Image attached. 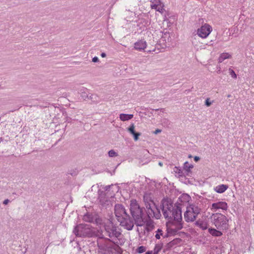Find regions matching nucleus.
Returning <instances> with one entry per match:
<instances>
[{"instance_id":"obj_32","label":"nucleus","mask_w":254,"mask_h":254,"mask_svg":"<svg viewBox=\"0 0 254 254\" xmlns=\"http://www.w3.org/2000/svg\"><path fill=\"white\" fill-rule=\"evenodd\" d=\"M140 133L139 132H135L132 135L134 136V139L136 141L138 139V137L140 135Z\"/></svg>"},{"instance_id":"obj_37","label":"nucleus","mask_w":254,"mask_h":254,"mask_svg":"<svg viewBox=\"0 0 254 254\" xmlns=\"http://www.w3.org/2000/svg\"><path fill=\"white\" fill-rule=\"evenodd\" d=\"M200 159V158L198 156H195L194 157V160L195 161V162H197L198 161H199Z\"/></svg>"},{"instance_id":"obj_7","label":"nucleus","mask_w":254,"mask_h":254,"mask_svg":"<svg viewBox=\"0 0 254 254\" xmlns=\"http://www.w3.org/2000/svg\"><path fill=\"white\" fill-rule=\"evenodd\" d=\"M173 205L168 200L162 201V212L165 218L172 219V212L174 210Z\"/></svg>"},{"instance_id":"obj_35","label":"nucleus","mask_w":254,"mask_h":254,"mask_svg":"<svg viewBox=\"0 0 254 254\" xmlns=\"http://www.w3.org/2000/svg\"><path fill=\"white\" fill-rule=\"evenodd\" d=\"M161 132V130L160 129H157L155 130V131L154 132V134H158V133H160Z\"/></svg>"},{"instance_id":"obj_3","label":"nucleus","mask_w":254,"mask_h":254,"mask_svg":"<svg viewBox=\"0 0 254 254\" xmlns=\"http://www.w3.org/2000/svg\"><path fill=\"white\" fill-rule=\"evenodd\" d=\"M130 210L135 224L138 226L144 225L145 221L142 217V210L136 200H130Z\"/></svg>"},{"instance_id":"obj_30","label":"nucleus","mask_w":254,"mask_h":254,"mask_svg":"<svg viewBox=\"0 0 254 254\" xmlns=\"http://www.w3.org/2000/svg\"><path fill=\"white\" fill-rule=\"evenodd\" d=\"M196 224L197 225H198L202 229L204 230V229H206V226L205 225V224H203L201 223H199V222L197 221L196 222Z\"/></svg>"},{"instance_id":"obj_6","label":"nucleus","mask_w":254,"mask_h":254,"mask_svg":"<svg viewBox=\"0 0 254 254\" xmlns=\"http://www.w3.org/2000/svg\"><path fill=\"white\" fill-rule=\"evenodd\" d=\"M200 212V209L195 204H190L187 207L184 213V218L187 222L194 221L198 214Z\"/></svg>"},{"instance_id":"obj_46","label":"nucleus","mask_w":254,"mask_h":254,"mask_svg":"<svg viewBox=\"0 0 254 254\" xmlns=\"http://www.w3.org/2000/svg\"><path fill=\"white\" fill-rule=\"evenodd\" d=\"M84 96H85V97H86V94H85V95H84Z\"/></svg>"},{"instance_id":"obj_20","label":"nucleus","mask_w":254,"mask_h":254,"mask_svg":"<svg viewBox=\"0 0 254 254\" xmlns=\"http://www.w3.org/2000/svg\"><path fill=\"white\" fill-rule=\"evenodd\" d=\"M133 117L132 114H121L120 115V119L123 122L128 121L131 119Z\"/></svg>"},{"instance_id":"obj_28","label":"nucleus","mask_w":254,"mask_h":254,"mask_svg":"<svg viewBox=\"0 0 254 254\" xmlns=\"http://www.w3.org/2000/svg\"><path fill=\"white\" fill-rule=\"evenodd\" d=\"M145 251H146V248L143 246H140L136 250V252L139 254L145 252Z\"/></svg>"},{"instance_id":"obj_38","label":"nucleus","mask_w":254,"mask_h":254,"mask_svg":"<svg viewBox=\"0 0 254 254\" xmlns=\"http://www.w3.org/2000/svg\"><path fill=\"white\" fill-rule=\"evenodd\" d=\"M96 97L97 96L96 95H92L91 96H90V98L91 99H95Z\"/></svg>"},{"instance_id":"obj_41","label":"nucleus","mask_w":254,"mask_h":254,"mask_svg":"<svg viewBox=\"0 0 254 254\" xmlns=\"http://www.w3.org/2000/svg\"><path fill=\"white\" fill-rule=\"evenodd\" d=\"M217 69H218L217 72L218 73H220V72H221V67L220 66H218L217 67Z\"/></svg>"},{"instance_id":"obj_23","label":"nucleus","mask_w":254,"mask_h":254,"mask_svg":"<svg viewBox=\"0 0 254 254\" xmlns=\"http://www.w3.org/2000/svg\"><path fill=\"white\" fill-rule=\"evenodd\" d=\"M162 244H157L155 245V248L153 250V254H157L162 248Z\"/></svg>"},{"instance_id":"obj_1","label":"nucleus","mask_w":254,"mask_h":254,"mask_svg":"<svg viewBox=\"0 0 254 254\" xmlns=\"http://www.w3.org/2000/svg\"><path fill=\"white\" fill-rule=\"evenodd\" d=\"M73 233L77 237H97L99 254H111L115 250L114 244L107 238L103 237L102 230L91 227L89 224H80L74 229Z\"/></svg>"},{"instance_id":"obj_42","label":"nucleus","mask_w":254,"mask_h":254,"mask_svg":"<svg viewBox=\"0 0 254 254\" xmlns=\"http://www.w3.org/2000/svg\"><path fill=\"white\" fill-rule=\"evenodd\" d=\"M158 164L161 167H162L163 166V163L161 162H159Z\"/></svg>"},{"instance_id":"obj_5","label":"nucleus","mask_w":254,"mask_h":254,"mask_svg":"<svg viewBox=\"0 0 254 254\" xmlns=\"http://www.w3.org/2000/svg\"><path fill=\"white\" fill-rule=\"evenodd\" d=\"M211 220L217 229L224 230L227 228L228 220L225 215L221 213L213 214Z\"/></svg>"},{"instance_id":"obj_25","label":"nucleus","mask_w":254,"mask_h":254,"mask_svg":"<svg viewBox=\"0 0 254 254\" xmlns=\"http://www.w3.org/2000/svg\"><path fill=\"white\" fill-rule=\"evenodd\" d=\"M135 126L133 124H132L129 127L127 128V131L129 132L131 134H134L135 131L134 130Z\"/></svg>"},{"instance_id":"obj_17","label":"nucleus","mask_w":254,"mask_h":254,"mask_svg":"<svg viewBox=\"0 0 254 254\" xmlns=\"http://www.w3.org/2000/svg\"><path fill=\"white\" fill-rule=\"evenodd\" d=\"M228 188V186L226 185H220L216 186L214 188V190L219 193H221L225 191Z\"/></svg>"},{"instance_id":"obj_43","label":"nucleus","mask_w":254,"mask_h":254,"mask_svg":"<svg viewBox=\"0 0 254 254\" xmlns=\"http://www.w3.org/2000/svg\"><path fill=\"white\" fill-rule=\"evenodd\" d=\"M2 138H0V141H2Z\"/></svg>"},{"instance_id":"obj_24","label":"nucleus","mask_w":254,"mask_h":254,"mask_svg":"<svg viewBox=\"0 0 254 254\" xmlns=\"http://www.w3.org/2000/svg\"><path fill=\"white\" fill-rule=\"evenodd\" d=\"M193 167L192 164H190L188 162H186L184 165V169L188 172H190V170Z\"/></svg>"},{"instance_id":"obj_13","label":"nucleus","mask_w":254,"mask_h":254,"mask_svg":"<svg viewBox=\"0 0 254 254\" xmlns=\"http://www.w3.org/2000/svg\"><path fill=\"white\" fill-rule=\"evenodd\" d=\"M228 208L227 203L224 201H219L213 203L211 205V210L213 211H216L217 210L221 209L223 210H226Z\"/></svg>"},{"instance_id":"obj_21","label":"nucleus","mask_w":254,"mask_h":254,"mask_svg":"<svg viewBox=\"0 0 254 254\" xmlns=\"http://www.w3.org/2000/svg\"><path fill=\"white\" fill-rule=\"evenodd\" d=\"M99 217H96L95 218V219L91 215L89 214H87L86 215H84L83 216V219L84 221H86V222H93V223H96L95 222V219L96 218H98Z\"/></svg>"},{"instance_id":"obj_11","label":"nucleus","mask_w":254,"mask_h":254,"mask_svg":"<svg viewBox=\"0 0 254 254\" xmlns=\"http://www.w3.org/2000/svg\"><path fill=\"white\" fill-rule=\"evenodd\" d=\"M155 228V225L154 222L151 221H149L146 224L145 227L144 229L143 233H140L139 234L140 238H143L144 240L146 239V238L148 235L149 232L152 231Z\"/></svg>"},{"instance_id":"obj_9","label":"nucleus","mask_w":254,"mask_h":254,"mask_svg":"<svg viewBox=\"0 0 254 254\" xmlns=\"http://www.w3.org/2000/svg\"><path fill=\"white\" fill-rule=\"evenodd\" d=\"M114 213L118 218L119 219H123L125 217H127V213L124 206L120 204H117L115 206Z\"/></svg>"},{"instance_id":"obj_36","label":"nucleus","mask_w":254,"mask_h":254,"mask_svg":"<svg viewBox=\"0 0 254 254\" xmlns=\"http://www.w3.org/2000/svg\"><path fill=\"white\" fill-rule=\"evenodd\" d=\"M9 200L8 199H5L3 202V204H4V205H6L8 204V203L9 202Z\"/></svg>"},{"instance_id":"obj_44","label":"nucleus","mask_w":254,"mask_h":254,"mask_svg":"<svg viewBox=\"0 0 254 254\" xmlns=\"http://www.w3.org/2000/svg\"><path fill=\"white\" fill-rule=\"evenodd\" d=\"M189 158L191 157V155H189Z\"/></svg>"},{"instance_id":"obj_29","label":"nucleus","mask_w":254,"mask_h":254,"mask_svg":"<svg viewBox=\"0 0 254 254\" xmlns=\"http://www.w3.org/2000/svg\"><path fill=\"white\" fill-rule=\"evenodd\" d=\"M182 199H183L184 200L186 201H189L190 199V197L187 194H184L182 195Z\"/></svg>"},{"instance_id":"obj_15","label":"nucleus","mask_w":254,"mask_h":254,"mask_svg":"<svg viewBox=\"0 0 254 254\" xmlns=\"http://www.w3.org/2000/svg\"><path fill=\"white\" fill-rule=\"evenodd\" d=\"M147 46L146 41L141 40L134 43V48L135 50L138 51L144 50Z\"/></svg>"},{"instance_id":"obj_34","label":"nucleus","mask_w":254,"mask_h":254,"mask_svg":"<svg viewBox=\"0 0 254 254\" xmlns=\"http://www.w3.org/2000/svg\"><path fill=\"white\" fill-rule=\"evenodd\" d=\"M99 61V59L97 57H95L92 59V62L94 63H96Z\"/></svg>"},{"instance_id":"obj_19","label":"nucleus","mask_w":254,"mask_h":254,"mask_svg":"<svg viewBox=\"0 0 254 254\" xmlns=\"http://www.w3.org/2000/svg\"><path fill=\"white\" fill-rule=\"evenodd\" d=\"M231 58V55L228 53H224L220 55L219 57L218 58V63H221L225 60L230 59Z\"/></svg>"},{"instance_id":"obj_14","label":"nucleus","mask_w":254,"mask_h":254,"mask_svg":"<svg viewBox=\"0 0 254 254\" xmlns=\"http://www.w3.org/2000/svg\"><path fill=\"white\" fill-rule=\"evenodd\" d=\"M168 233L165 228H158L155 231V237L157 240H160L163 238L168 237Z\"/></svg>"},{"instance_id":"obj_40","label":"nucleus","mask_w":254,"mask_h":254,"mask_svg":"<svg viewBox=\"0 0 254 254\" xmlns=\"http://www.w3.org/2000/svg\"><path fill=\"white\" fill-rule=\"evenodd\" d=\"M153 254V252L152 251H148L145 254Z\"/></svg>"},{"instance_id":"obj_16","label":"nucleus","mask_w":254,"mask_h":254,"mask_svg":"<svg viewBox=\"0 0 254 254\" xmlns=\"http://www.w3.org/2000/svg\"><path fill=\"white\" fill-rule=\"evenodd\" d=\"M172 218L178 222H180L182 220V213L180 209L177 208L173 210L172 215Z\"/></svg>"},{"instance_id":"obj_8","label":"nucleus","mask_w":254,"mask_h":254,"mask_svg":"<svg viewBox=\"0 0 254 254\" xmlns=\"http://www.w3.org/2000/svg\"><path fill=\"white\" fill-rule=\"evenodd\" d=\"M212 31V27L207 23L202 25L197 30V34L202 38H206Z\"/></svg>"},{"instance_id":"obj_27","label":"nucleus","mask_w":254,"mask_h":254,"mask_svg":"<svg viewBox=\"0 0 254 254\" xmlns=\"http://www.w3.org/2000/svg\"><path fill=\"white\" fill-rule=\"evenodd\" d=\"M109 156L110 157H117L118 154L114 150H111L108 152Z\"/></svg>"},{"instance_id":"obj_45","label":"nucleus","mask_w":254,"mask_h":254,"mask_svg":"<svg viewBox=\"0 0 254 254\" xmlns=\"http://www.w3.org/2000/svg\"><path fill=\"white\" fill-rule=\"evenodd\" d=\"M231 96V95H228V97H230Z\"/></svg>"},{"instance_id":"obj_22","label":"nucleus","mask_w":254,"mask_h":254,"mask_svg":"<svg viewBox=\"0 0 254 254\" xmlns=\"http://www.w3.org/2000/svg\"><path fill=\"white\" fill-rule=\"evenodd\" d=\"M209 232L214 236L219 237L222 235V233L221 232L216 230L215 229H209Z\"/></svg>"},{"instance_id":"obj_33","label":"nucleus","mask_w":254,"mask_h":254,"mask_svg":"<svg viewBox=\"0 0 254 254\" xmlns=\"http://www.w3.org/2000/svg\"><path fill=\"white\" fill-rule=\"evenodd\" d=\"M229 71H230V74L231 75V76L235 78H237V74L235 73V72H234V71L232 69H229Z\"/></svg>"},{"instance_id":"obj_4","label":"nucleus","mask_w":254,"mask_h":254,"mask_svg":"<svg viewBox=\"0 0 254 254\" xmlns=\"http://www.w3.org/2000/svg\"><path fill=\"white\" fill-rule=\"evenodd\" d=\"M143 199L148 217L159 219L161 216L160 210L156 206L153 201L150 199L149 196L147 194H145Z\"/></svg>"},{"instance_id":"obj_18","label":"nucleus","mask_w":254,"mask_h":254,"mask_svg":"<svg viewBox=\"0 0 254 254\" xmlns=\"http://www.w3.org/2000/svg\"><path fill=\"white\" fill-rule=\"evenodd\" d=\"M100 202L102 205H109V201L107 200L104 193H101L99 196Z\"/></svg>"},{"instance_id":"obj_10","label":"nucleus","mask_w":254,"mask_h":254,"mask_svg":"<svg viewBox=\"0 0 254 254\" xmlns=\"http://www.w3.org/2000/svg\"><path fill=\"white\" fill-rule=\"evenodd\" d=\"M119 221L120 222V224L122 226L128 230H132L133 227L134 223L133 221L129 218L128 215H127V217H125L123 218V219H119Z\"/></svg>"},{"instance_id":"obj_39","label":"nucleus","mask_w":254,"mask_h":254,"mask_svg":"<svg viewBox=\"0 0 254 254\" xmlns=\"http://www.w3.org/2000/svg\"><path fill=\"white\" fill-rule=\"evenodd\" d=\"M101 56L102 58H105L106 57V54L105 53H102L101 54Z\"/></svg>"},{"instance_id":"obj_31","label":"nucleus","mask_w":254,"mask_h":254,"mask_svg":"<svg viewBox=\"0 0 254 254\" xmlns=\"http://www.w3.org/2000/svg\"><path fill=\"white\" fill-rule=\"evenodd\" d=\"M212 102H211L210 101V99L209 98H207L205 100V105L207 106V107H209L211 104H212Z\"/></svg>"},{"instance_id":"obj_2","label":"nucleus","mask_w":254,"mask_h":254,"mask_svg":"<svg viewBox=\"0 0 254 254\" xmlns=\"http://www.w3.org/2000/svg\"><path fill=\"white\" fill-rule=\"evenodd\" d=\"M95 222L97 225L100 227L103 226L104 227L105 234L109 237L111 238H118L120 236L121 233L117 230L116 226L114 225L111 220H103L98 218L95 219Z\"/></svg>"},{"instance_id":"obj_26","label":"nucleus","mask_w":254,"mask_h":254,"mask_svg":"<svg viewBox=\"0 0 254 254\" xmlns=\"http://www.w3.org/2000/svg\"><path fill=\"white\" fill-rule=\"evenodd\" d=\"M173 170L175 173L178 174L179 176H182L183 172L179 167H175Z\"/></svg>"},{"instance_id":"obj_12","label":"nucleus","mask_w":254,"mask_h":254,"mask_svg":"<svg viewBox=\"0 0 254 254\" xmlns=\"http://www.w3.org/2000/svg\"><path fill=\"white\" fill-rule=\"evenodd\" d=\"M150 2L151 3V8L152 9H154L161 13H163L165 11L164 4L161 3L160 0H151Z\"/></svg>"}]
</instances>
